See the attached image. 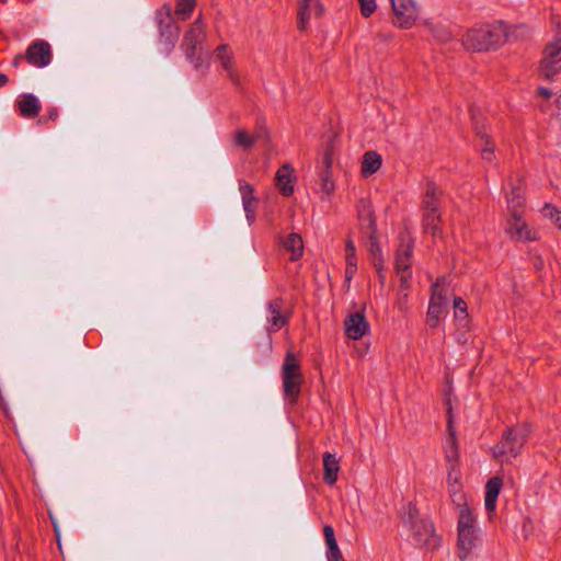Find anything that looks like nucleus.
<instances>
[{"label": "nucleus", "instance_id": "nucleus-22", "mask_svg": "<svg viewBox=\"0 0 561 561\" xmlns=\"http://www.w3.org/2000/svg\"><path fill=\"white\" fill-rule=\"evenodd\" d=\"M291 168L285 164L278 169L276 173V185L284 196H289L294 192V186L291 185Z\"/></svg>", "mask_w": 561, "mask_h": 561}, {"label": "nucleus", "instance_id": "nucleus-46", "mask_svg": "<svg viewBox=\"0 0 561 561\" xmlns=\"http://www.w3.org/2000/svg\"><path fill=\"white\" fill-rule=\"evenodd\" d=\"M328 561H345L339 547L328 549Z\"/></svg>", "mask_w": 561, "mask_h": 561}, {"label": "nucleus", "instance_id": "nucleus-20", "mask_svg": "<svg viewBox=\"0 0 561 561\" xmlns=\"http://www.w3.org/2000/svg\"><path fill=\"white\" fill-rule=\"evenodd\" d=\"M323 481L330 485L334 484L340 471V461L335 455L331 453L323 454Z\"/></svg>", "mask_w": 561, "mask_h": 561}, {"label": "nucleus", "instance_id": "nucleus-44", "mask_svg": "<svg viewBox=\"0 0 561 561\" xmlns=\"http://www.w3.org/2000/svg\"><path fill=\"white\" fill-rule=\"evenodd\" d=\"M408 301H409V294L408 290H401L398 295L396 306L401 312H405L408 310Z\"/></svg>", "mask_w": 561, "mask_h": 561}, {"label": "nucleus", "instance_id": "nucleus-30", "mask_svg": "<svg viewBox=\"0 0 561 561\" xmlns=\"http://www.w3.org/2000/svg\"><path fill=\"white\" fill-rule=\"evenodd\" d=\"M195 8V0H176L174 14L178 19L186 21L191 18Z\"/></svg>", "mask_w": 561, "mask_h": 561}, {"label": "nucleus", "instance_id": "nucleus-43", "mask_svg": "<svg viewBox=\"0 0 561 561\" xmlns=\"http://www.w3.org/2000/svg\"><path fill=\"white\" fill-rule=\"evenodd\" d=\"M323 535L325 538V543L328 546V549H331V548L335 549V547H339L336 539H335L334 529L331 525H325L323 527Z\"/></svg>", "mask_w": 561, "mask_h": 561}, {"label": "nucleus", "instance_id": "nucleus-42", "mask_svg": "<svg viewBox=\"0 0 561 561\" xmlns=\"http://www.w3.org/2000/svg\"><path fill=\"white\" fill-rule=\"evenodd\" d=\"M322 191L331 194L334 191V183L331 179V171H321Z\"/></svg>", "mask_w": 561, "mask_h": 561}, {"label": "nucleus", "instance_id": "nucleus-12", "mask_svg": "<svg viewBox=\"0 0 561 561\" xmlns=\"http://www.w3.org/2000/svg\"><path fill=\"white\" fill-rule=\"evenodd\" d=\"M25 58L27 62L37 68L48 66L53 58L49 43L43 39L34 41L26 49Z\"/></svg>", "mask_w": 561, "mask_h": 561}, {"label": "nucleus", "instance_id": "nucleus-48", "mask_svg": "<svg viewBox=\"0 0 561 561\" xmlns=\"http://www.w3.org/2000/svg\"><path fill=\"white\" fill-rule=\"evenodd\" d=\"M538 94L545 99H549L553 93L549 89L540 87L538 88Z\"/></svg>", "mask_w": 561, "mask_h": 561}, {"label": "nucleus", "instance_id": "nucleus-1", "mask_svg": "<svg viewBox=\"0 0 561 561\" xmlns=\"http://www.w3.org/2000/svg\"><path fill=\"white\" fill-rule=\"evenodd\" d=\"M511 34L505 24L496 22L484 24L467 32L462 38L463 46L473 51L495 49L510 41Z\"/></svg>", "mask_w": 561, "mask_h": 561}, {"label": "nucleus", "instance_id": "nucleus-35", "mask_svg": "<svg viewBox=\"0 0 561 561\" xmlns=\"http://www.w3.org/2000/svg\"><path fill=\"white\" fill-rule=\"evenodd\" d=\"M345 280L350 283L357 271L356 252L345 253Z\"/></svg>", "mask_w": 561, "mask_h": 561}, {"label": "nucleus", "instance_id": "nucleus-36", "mask_svg": "<svg viewBox=\"0 0 561 561\" xmlns=\"http://www.w3.org/2000/svg\"><path fill=\"white\" fill-rule=\"evenodd\" d=\"M449 496L453 503H455L458 507V511L460 510L461 505H469L466 501L465 494L460 491V485L458 483L449 484Z\"/></svg>", "mask_w": 561, "mask_h": 561}, {"label": "nucleus", "instance_id": "nucleus-21", "mask_svg": "<svg viewBox=\"0 0 561 561\" xmlns=\"http://www.w3.org/2000/svg\"><path fill=\"white\" fill-rule=\"evenodd\" d=\"M18 108L22 116L34 117L41 110V103L38 99L33 94H24L18 102Z\"/></svg>", "mask_w": 561, "mask_h": 561}, {"label": "nucleus", "instance_id": "nucleus-31", "mask_svg": "<svg viewBox=\"0 0 561 561\" xmlns=\"http://www.w3.org/2000/svg\"><path fill=\"white\" fill-rule=\"evenodd\" d=\"M215 58L219 61L220 66L229 70L233 67L232 53L227 45H220L215 51Z\"/></svg>", "mask_w": 561, "mask_h": 561}, {"label": "nucleus", "instance_id": "nucleus-3", "mask_svg": "<svg viewBox=\"0 0 561 561\" xmlns=\"http://www.w3.org/2000/svg\"><path fill=\"white\" fill-rule=\"evenodd\" d=\"M401 519L412 530L413 539L421 548L434 550L439 546L440 537L436 534L433 523L420 518L419 511L412 503L407 505Z\"/></svg>", "mask_w": 561, "mask_h": 561}, {"label": "nucleus", "instance_id": "nucleus-51", "mask_svg": "<svg viewBox=\"0 0 561 561\" xmlns=\"http://www.w3.org/2000/svg\"><path fill=\"white\" fill-rule=\"evenodd\" d=\"M376 270L378 272L380 283L383 284L386 280V275L383 274V266L380 270L379 268H376Z\"/></svg>", "mask_w": 561, "mask_h": 561}, {"label": "nucleus", "instance_id": "nucleus-26", "mask_svg": "<svg viewBox=\"0 0 561 561\" xmlns=\"http://www.w3.org/2000/svg\"><path fill=\"white\" fill-rule=\"evenodd\" d=\"M411 256L412 247L410 244H401L396 254V271L411 270Z\"/></svg>", "mask_w": 561, "mask_h": 561}, {"label": "nucleus", "instance_id": "nucleus-2", "mask_svg": "<svg viewBox=\"0 0 561 561\" xmlns=\"http://www.w3.org/2000/svg\"><path fill=\"white\" fill-rule=\"evenodd\" d=\"M457 548L461 560L468 558L480 538L477 514L469 505H461L457 522Z\"/></svg>", "mask_w": 561, "mask_h": 561}, {"label": "nucleus", "instance_id": "nucleus-45", "mask_svg": "<svg viewBox=\"0 0 561 561\" xmlns=\"http://www.w3.org/2000/svg\"><path fill=\"white\" fill-rule=\"evenodd\" d=\"M332 154H333L332 145L330 144L327 146L325 151L323 153V158H322L323 170L322 171H331Z\"/></svg>", "mask_w": 561, "mask_h": 561}, {"label": "nucleus", "instance_id": "nucleus-23", "mask_svg": "<svg viewBox=\"0 0 561 561\" xmlns=\"http://www.w3.org/2000/svg\"><path fill=\"white\" fill-rule=\"evenodd\" d=\"M381 157L376 151H367L364 154L362 162V173L364 176H369L377 172L381 167Z\"/></svg>", "mask_w": 561, "mask_h": 561}, {"label": "nucleus", "instance_id": "nucleus-32", "mask_svg": "<svg viewBox=\"0 0 561 561\" xmlns=\"http://www.w3.org/2000/svg\"><path fill=\"white\" fill-rule=\"evenodd\" d=\"M357 213L360 220L368 221L369 226L375 229V217L369 201L360 199L357 205Z\"/></svg>", "mask_w": 561, "mask_h": 561}, {"label": "nucleus", "instance_id": "nucleus-41", "mask_svg": "<svg viewBox=\"0 0 561 561\" xmlns=\"http://www.w3.org/2000/svg\"><path fill=\"white\" fill-rule=\"evenodd\" d=\"M252 137H254L255 141H263L265 144L270 142V131L266 128L265 125L260 124L256 126L255 131L253 133Z\"/></svg>", "mask_w": 561, "mask_h": 561}, {"label": "nucleus", "instance_id": "nucleus-8", "mask_svg": "<svg viewBox=\"0 0 561 561\" xmlns=\"http://www.w3.org/2000/svg\"><path fill=\"white\" fill-rule=\"evenodd\" d=\"M523 216L524 214L510 215L505 221V233L511 240L516 242H533L538 240V231L528 225Z\"/></svg>", "mask_w": 561, "mask_h": 561}, {"label": "nucleus", "instance_id": "nucleus-9", "mask_svg": "<svg viewBox=\"0 0 561 561\" xmlns=\"http://www.w3.org/2000/svg\"><path fill=\"white\" fill-rule=\"evenodd\" d=\"M394 14L393 24L400 28H410L419 18L415 0H390Z\"/></svg>", "mask_w": 561, "mask_h": 561}, {"label": "nucleus", "instance_id": "nucleus-40", "mask_svg": "<svg viewBox=\"0 0 561 561\" xmlns=\"http://www.w3.org/2000/svg\"><path fill=\"white\" fill-rule=\"evenodd\" d=\"M396 273L400 280V289L409 290V288L411 286L410 280L412 278V271L403 270V271H396Z\"/></svg>", "mask_w": 561, "mask_h": 561}, {"label": "nucleus", "instance_id": "nucleus-47", "mask_svg": "<svg viewBox=\"0 0 561 561\" xmlns=\"http://www.w3.org/2000/svg\"><path fill=\"white\" fill-rule=\"evenodd\" d=\"M456 463H449V472L447 476V482L450 483H458V477L457 474H454Z\"/></svg>", "mask_w": 561, "mask_h": 561}, {"label": "nucleus", "instance_id": "nucleus-34", "mask_svg": "<svg viewBox=\"0 0 561 561\" xmlns=\"http://www.w3.org/2000/svg\"><path fill=\"white\" fill-rule=\"evenodd\" d=\"M369 253L371 255L373 264L376 268H381L383 257L381 254V248L374 237L370 238Z\"/></svg>", "mask_w": 561, "mask_h": 561}, {"label": "nucleus", "instance_id": "nucleus-33", "mask_svg": "<svg viewBox=\"0 0 561 561\" xmlns=\"http://www.w3.org/2000/svg\"><path fill=\"white\" fill-rule=\"evenodd\" d=\"M234 144L243 150H249L254 145V137L244 129H238L234 136Z\"/></svg>", "mask_w": 561, "mask_h": 561}, {"label": "nucleus", "instance_id": "nucleus-19", "mask_svg": "<svg viewBox=\"0 0 561 561\" xmlns=\"http://www.w3.org/2000/svg\"><path fill=\"white\" fill-rule=\"evenodd\" d=\"M449 282L446 277H439L432 285L430 302L447 307L449 301Z\"/></svg>", "mask_w": 561, "mask_h": 561}, {"label": "nucleus", "instance_id": "nucleus-37", "mask_svg": "<svg viewBox=\"0 0 561 561\" xmlns=\"http://www.w3.org/2000/svg\"><path fill=\"white\" fill-rule=\"evenodd\" d=\"M540 211L545 218L553 220L561 229V210L551 204H545Z\"/></svg>", "mask_w": 561, "mask_h": 561}, {"label": "nucleus", "instance_id": "nucleus-28", "mask_svg": "<svg viewBox=\"0 0 561 561\" xmlns=\"http://www.w3.org/2000/svg\"><path fill=\"white\" fill-rule=\"evenodd\" d=\"M439 194L440 191L435 184H428L423 198V209L438 210Z\"/></svg>", "mask_w": 561, "mask_h": 561}, {"label": "nucleus", "instance_id": "nucleus-14", "mask_svg": "<svg viewBox=\"0 0 561 561\" xmlns=\"http://www.w3.org/2000/svg\"><path fill=\"white\" fill-rule=\"evenodd\" d=\"M239 191L242 198V206L249 225L255 220L257 198L254 196L253 186L244 181L239 183Z\"/></svg>", "mask_w": 561, "mask_h": 561}, {"label": "nucleus", "instance_id": "nucleus-52", "mask_svg": "<svg viewBox=\"0 0 561 561\" xmlns=\"http://www.w3.org/2000/svg\"><path fill=\"white\" fill-rule=\"evenodd\" d=\"M8 82V77L4 73H0V87Z\"/></svg>", "mask_w": 561, "mask_h": 561}, {"label": "nucleus", "instance_id": "nucleus-4", "mask_svg": "<svg viewBox=\"0 0 561 561\" xmlns=\"http://www.w3.org/2000/svg\"><path fill=\"white\" fill-rule=\"evenodd\" d=\"M305 377L298 358L293 352H287L282 365V382L284 398L290 404H296Z\"/></svg>", "mask_w": 561, "mask_h": 561}, {"label": "nucleus", "instance_id": "nucleus-10", "mask_svg": "<svg viewBox=\"0 0 561 561\" xmlns=\"http://www.w3.org/2000/svg\"><path fill=\"white\" fill-rule=\"evenodd\" d=\"M205 30L202 14L192 23L191 27L185 32L181 48L186 58L191 61L195 59L198 48L205 39Z\"/></svg>", "mask_w": 561, "mask_h": 561}, {"label": "nucleus", "instance_id": "nucleus-38", "mask_svg": "<svg viewBox=\"0 0 561 561\" xmlns=\"http://www.w3.org/2000/svg\"><path fill=\"white\" fill-rule=\"evenodd\" d=\"M455 318L457 320H465L468 317L467 304L460 297L454 299Z\"/></svg>", "mask_w": 561, "mask_h": 561}, {"label": "nucleus", "instance_id": "nucleus-13", "mask_svg": "<svg viewBox=\"0 0 561 561\" xmlns=\"http://www.w3.org/2000/svg\"><path fill=\"white\" fill-rule=\"evenodd\" d=\"M298 3V28L305 31L312 15L322 14V5L319 0H297Z\"/></svg>", "mask_w": 561, "mask_h": 561}, {"label": "nucleus", "instance_id": "nucleus-54", "mask_svg": "<svg viewBox=\"0 0 561 561\" xmlns=\"http://www.w3.org/2000/svg\"><path fill=\"white\" fill-rule=\"evenodd\" d=\"M554 72H547V79L548 80H551L552 76H553Z\"/></svg>", "mask_w": 561, "mask_h": 561}, {"label": "nucleus", "instance_id": "nucleus-18", "mask_svg": "<svg viewBox=\"0 0 561 561\" xmlns=\"http://www.w3.org/2000/svg\"><path fill=\"white\" fill-rule=\"evenodd\" d=\"M503 481L500 477H492L485 485L484 505L488 513H493L496 508V500L501 492Z\"/></svg>", "mask_w": 561, "mask_h": 561}, {"label": "nucleus", "instance_id": "nucleus-7", "mask_svg": "<svg viewBox=\"0 0 561 561\" xmlns=\"http://www.w3.org/2000/svg\"><path fill=\"white\" fill-rule=\"evenodd\" d=\"M503 191L508 216L524 214L526 198L523 179L519 175L510 176Z\"/></svg>", "mask_w": 561, "mask_h": 561}, {"label": "nucleus", "instance_id": "nucleus-5", "mask_svg": "<svg viewBox=\"0 0 561 561\" xmlns=\"http://www.w3.org/2000/svg\"><path fill=\"white\" fill-rule=\"evenodd\" d=\"M529 434L530 428L527 424L507 428L503 433L501 442L491 449L492 456L495 459H502L507 456L516 458L520 455Z\"/></svg>", "mask_w": 561, "mask_h": 561}, {"label": "nucleus", "instance_id": "nucleus-15", "mask_svg": "<svg viewBox=\"0 0 561 561\" xmlns=\"http://www.w3.org/2000/svg\"><path fill=\"white\" fill-rule=\"evenodd\" d=\"M344 327L346 335L353 340H359L369 329V324L363 312L350 314L344 321Z\"/></svg>", "mask_w": 561, "mask_h": 561}, {"label": "nucleus", "instance_id": "nucleus-24", "mask_svg": "<svg viewBox=\"0 0 561 561\" xmlns=\"http://www.w3.org/2000/svg\"><path fill=\"white\" fill-rule=\"evenodd\" d=\"M283 247L291 253V260H298L304 253L302 238L298 233H290L284 241Z\"/></svg>", "mask_w": 561, "mask_h": 561}, {"label": "nucleus", "instance_id": "nucleus-25", "mask_svg": "<svg viewBox=\"0 0 561 561\" xmlns=\"http://www.w3.org/2000/svg\"><path fill=\"white\" fill-rule=\"evenodd\" d=\"M472 119L474 121L476 133L481 139L482 158L486 161H492L494 158V145H493L492 140L490 139V137L488 136V134L477 126V121H476L474 115H472Z\"/></svg>", "mask_w": 561, "mask_h": 561}, {"label": "nucleus", "instance_id": "nucleus-16", "mask_svg": "<svg viewBox=\"0 0 561 561\" xmlns=\"http://www.w3.org/2000/svg\"><path fill=\"white\" fill-rule=\"evenodd\" d=\"M561 64V39H556L546 45L540 61L541 70H552Z\"/></svg>", "mask_w": 561, "mask_h": 561}, {"label": "nucleus", "instance_id": "nucleus-17", "mask_svg": "<svg viewBox=\"0 0 561 561\" xmlns=\"http://www.w3.org/2000/svg\"><path fill=\"white\" fill-rule=\"evenodd\" d=\"M448 437L445 445V455L448 463H457L459 458L458 442L456 437V430L453 425V416L450 410L448 411L447 421Z\"/></svg>", "mask_w": 561, "mask_h": 561}, {"label": "nucleus", "instance_id": "nucleus-49", "mask_svg": "<svg viewBox=\"0 0 561 561\" xmlns=\"http://www.w3.org/2000/svg\"><path fill=\"white\" fill-rule=\"evenodd\" d=\"M356 252L354 242L352 240H347L345 244V253Z\"/></svg>", "mask_w": 561, "mask_h": 561}, {"label": "nucleus", "instance_id": "nucleus-29", "mask_svg": "<svg viewBox=\"0 0 561 561\" xmlns=\"http://www.w3.org/2000/svg\"><path fill=\"white\" fill-rule=\"evenodd\" d=\"M439 214L438 210L424 209L423 225L426 231L436 236L438 231Z\"/></svg>", "mask_w": 561, "mask_h": 561}, {"label": "nucleus", "instance_id": "nucleus-39", "mask_svg": "<svg viewBox=\"0 0 561 561\" xmlns=\"http://www.w3.org/2000/svg\"><path fill=\"white\" fill-rule=\"evenodd\" d=\"M360 7V14L364 18H369L377 8L376 0H357Z\"/></svg>", "mask_w": 561, "mask_h": 561}, {"label": "nucleus", "instance_id": "nucleus-27", "mask_svg": "<svg viewBox=\"0 0 561 561\" xmlns=\"http://www.w3.org/2000/svg\"><path fill=\"white\" fill-rule=\"evenodd\" d=\"M445 306L437 305L435 302L428 304L427 314H426V323L430 328L434 329L436 328L440 320L443 319V316L446 311Z\"/></svg>", "mask_w": 561, "mask_h": 561}, {"label": "nucleus", "instance_id": "nucleus-6", "mask_svg": "<svg viewBox=\"0 0 561 561\" xmlns=\"http://www.w3.org/2000/svg\"><path fill=\"white\" fill-rule=\"evenodd\" d=\"M156 20L159 27V44L165 53L171 51L180 36V26L175 23L172 8L165 3L156 12Z\"/></svg>", "mask_w": 561, "mask_h": 561}, {"label": "nucleus", "instance_id": "nucleus-53", "mask_svg": "<svg viewBox=\"0 0 561 561\" xmlns=\"http://www.w3.org/2000/svg\"><path fill=\"white\" fill-rule=\"evenodd\" d=\"M556 102L558 105L559 114L561 115V93L558 95Z\"/></svg>", "mask_w": 561, "mask_h": 561}, {"label": "nucleus", "instance_id": "nucleus-11", "mask_svg": "<svg viewBox=\"0 0 561 561\" xmlns=\"http://www.w3.org/2000/svg\"><path fill=\"white\" fill-rule=\"evenodd\" d=\"M289 312L285 310L283 299L275 298L268 301L266 309L267 331L270 333L279 331L288 323Z\"/></svg>", "mask_w": 561, "mask_h": 561}, {"label": "nucleus", "instance_id": "nucleus-50", "mask_svg": "<svg viewBox=\"0 0 561 561\" xmlns=\"http://www.w3.org/2000/svg\"><path fill=\"white\" fill-rule=\"evenodd\" d=\"M49 118L55 121L58 117V111L57 108H50L48 111Z\"/></svg>", "mask_w": 561, "mask_h": 561}]
</instances>
